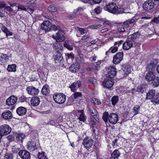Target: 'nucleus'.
I'll list each match as a JSON object with an SVG mask.
<instances>
[{
    "label": "nucleus",
    "instance_id": "f257e3e1",
    "mask_svg": "<svg viewBox=\"0 0 159 159\" xmlns=\"http://www.w3.org/2000/svg\"><path fill=\"white\" fill-rule=\"evenodd\" d=\"M132 68L129 64H124L121 66V69L118 73L119 76L121 78L126 77L131 73Z\"/></svg>",
    "mask_w": 159,
    "mask_h": 159
},
{
    "label": "nucleus",
    "instance_id": "f03ea898",
    "mask_svg": "<svg viewBox=\"0 0 159 159\" xmlns=\"http://www.w3.org/2000/svg\"><path fill=\"white\" fill-rule=\"evenodd\" d=\"M105 9L109 12L115 14L122 13L123 12V8L118 7L113 2H111L106 5Z\"/></svg>",
    "mask_w": 159,
    "mask_h": 159
},
{
    "label": "nucleus",
    "instance_id": "7ed1b4c3",
    "mask_svg": "<svg viewBox=\"0 0 159 159\" xmlns=\"http://www.w3.org/2000/svg\"><path fill=\"white\" fill-rule=\"evenodd\" d=\"M53 98L54 101L58 104L64 103L66 99L65 95L62 93L56 94L53 96Z\"/></svg>",
    "mask_w": 159,
    "mask_h": 159
},
{
    "label": "nucleus",
    "instance_id": "20e7f679",
    "mask_svg": "<svg viewBox=\"0 0 159 159\" xmlns=\"http://www.w3.org/2000/svg\"><path fill=\"white\" fill-rule=\"evenodd\" d=\"M11 129L8 125L4 124L0 126V134L5 136L9 134L11 131Z\"/></svg>",
    "mask_w": 159,
    "mask_h": 159
},
{
    "label": "nucleus",
    "instance_id": "39448f33",
    "mask_svg": "<svg viewBox=\"0 0 159 159\" xmlns=\"http://www.w3.org/2000/svg\"><path fill=\"white\" fill-rule=\"evenodd\" d=\"M154 6V3L152 0H148L145 2L143 5L144 10L148 11L153 8Z\"/></svg>",
    "mask_w": 159,
    "mask_h": 159
},
{
    "label": "nucleus",
    "instance_id": "423d86ee",
    "mask_svg": "<svg viewBox=\"0 0 159 159\" xmlns=\"http://www.w3.org/2000/svg\"><path fill=\"white\" fill-rule=\"evenodd\" d=\"M93 140L92 139H89L88 138H84L82 142L84 147L88 150L91 148L93 143Z\"/></svg>",
    "mask_w": 159,
    "mask_h": 159
},
{
    "label": "nucleus",
    "instance_id": "0eeeda50",
    "mask_svg": "<svg viewBox=\"0 0 159 159\" xmlns=\"http://www.w3.org/2000/svg\"><path fill=\"white\" fill-rule=\"evenodd\" d=\"M51 23L49 20H46L41 24V28L46 32H48L51 30Z\"/></svg>",
    "mask_w": 159,
    "mask_h": 159
},
{
    "label": "nucleus",
    "instance_id": "6e6552de",
    "mask_svg": "<svg viewBox=\"0 0 159 159\" xmlns=\"http://www.w3.org/2000/svg\"><path fill=\"white\" fill-rule=\"evenodd\" d=\"M118 116L117 114L114 113H111L108 117L109 122L112 124H115L117 122Z\"/></svg>",
    "mask_w": 159,
    "mask_h": 159
},
{
    "label": "nucleus",
    "instance_id": "1a4fd4ad",
    "mask_svg": "<svg viewBox=\"0 0 159 159\" xmlns=\"http://www.w3.org/2000/svg\"><path fill=\"white\" fill-rule=\"evenodd\" d=\"M156 65L157 62L155 60L151 61L148 64L146 67V70L148 71V72L150 71L154 72Z\"/></svg>",
    "mask_w": 159,
    "mask_h": 159
},
{
    "label": "nucleus",
    "instance_id": "9d476101",
    "mask_svg": "<svg viewBox=\"0 0 159 159\" xmlns=\"http://www.w3.org/2000/svg\"><path fill=\"white\" fill-rule=\"evenodd\" d=\"M123 52H118L113 57V62L116 64L119 63L123 59Z\"/></svg>",
    "mask_w": 159,
    "mask_h": 159
},
{
    "label": "nucleus",
    "instance_id": "9b49d317",
    "mask_svg": "<svg viewBox=\"0 0 159 159\" xmlns=\"http://www.w3.org/2000/svg\"><path fill=\"white\" fill-rule=\"evenodd\" d=\"M116 74V69L113 66H109L108 69L107 74L106 76L110 78H113Z\"/></svg>",
    "mask_w": 159,
    "mask_h": 159
},
{
    "label": "nucleus",
    "instance_id": "f8f14e48",
    "mask_svg": "<svg viewBox=\"0 0 159 159\" xmlns=\"http://www.w3.org/2000/svg\"><path fill=\"white\" fill-rule=\"evenodd\" d=\"M27 148L31 151H33L37 149L36 143L35 141L31 140L29 141L27 144Z\"/></svg>",
    "mask_w": 159,
    "mask_h": 159
},
{
    "label": "nucleus",
    "instance_id": "ddd939ff",
    "mask_svg": "<svg viewBox=\"0 0 159 159\" xmlns=\"http://www.w3.org/2000/svg\"><path fill=\"white\" fill-rule=\"evenodd\" d=\"M114 82L111 79H105L102 82V85L104 87L109 89L111 88L114 84Z\"/></svg>",
    "mask_w": 159,
    "mask_h": 159
},
{
    "label": "nucleus",
    "instance_id": "4468645a",
    "mask_svg": "<svg viewBox=\"0 0 159 159\" xmlns=\"http://www.w3.org/2000/svg\"><path fill=\"white\" fill-rule=\"evenodd\" d=\"M19 156L23 159H30V153L25 150H21L19 152Z\"/></svg>",
    "mask_w": 159,
    "mask_h": 159
},
{
    "label": "nucleus",
    "instance_id": "2eb2a0df",
    "mask_svg": "<svg viewBox=\"0 0 159 159\" xmlns=\"http://www.w3.org/2000/svg\"><path fill=\"white\" fill-rule=\"evenodd\" d=\"M17 97L12 95L7 99L6 104L8 106L12 105L17 101Z\"/></svg>",
    "mask_w": 159,
    "mask_h": 159
},
{
    "label": "nucleus",
    "instance_id": "dca6fc26",
    "mask_svg": "<svg viewBox=\"0 0 159 159\" xmlns=\"http://www.w3.org/2000/svg\"><path fill=\"white\" fill-rule=\"evenodd\" d=\"M133 46L132 41L129 39H127L123 44L122 48L124 50H127L130 49Z\"/></svg>",
    "mask_w": 159,
    "mask_h": 159
},
{
    "label": "nucleus",
    "instance_id": "f3484780",
    "mask_svg": "<svg viewBox=\"0 0 159 159\" xmlns=\"http://www.w3.org/2000/svg\"><path fill=\"white\" fill-rule=\"evenodd\" d=\"M89 109L90 114L93 118L97 120V119H98V113L95 108L93 106H91L89 107Z\"/></svg>",
    "mask_w": 159,
    "mask_h": 159
},
{
    "label": "nucleus",
    "instance_id": "a211bd4d",
    "mask_svg": "<svg viewBox=\"0 0 159 159\" xmlns=\"http://www.w3.org/2000/svg\"><path fill=\"white\" fill-rule=\"evenodd\" d=\"M2 117L5 120H9L12 118V113L8 110L4 111L2 114Z\"/></svg>",
    "mask_w": 159,
    "mask_h": 159
},
{
    "label": "nucleus",
    "instance_id": "6ab92c4d",
    "mask_svg": "<svg viewBox=\"0 0 159 159\" xmlns=\"http://www.w3.org/2000/svg\"><path fill=\"white\" fill-rule=\"evenodd\" d=\"M26 90L29 94L32 95H35L39 93V91L38 89L33 86H29L27 88Z\"/></svg>",
    "mask_w": 159,
    "mask_h": 159
},
{
    "label": "nucleus",
    "instance_id": "aec40b11",
    "mask_svg": "<svg viewBox=\"0 0 159 159\" xmlns=\"http://www.w3.org/2000/svg\"><path fill=\"white\" fill-rule=\"evenodd\" d=\"M156 77L154 72L150 71L148 72L145 76L146 80L148 82L152 81Z\"/></svg>",
    "mask_w": 159,
    "mask_h": 159
},
{
    "label": "nucleus",
    "instance_id": "412c9836",
    "mask_svg": "<svg viewBox=\"0 0 159 159\" xmlns=\"http://www.w3.org/2000/svg\"><path fill=\"white\" fill-rule=\"evenodd\" d=\"M52 46L53 48L55 49L57 53H61L63 48L61 43L57 42L53 44Z\"/></svg>",
    "mask_w": 159,
    "mask_h": 159
},
{
    "label": "nucleus",
    "instance_id": "4be33fe9",
    "mask_svg": "<svg viewBox=\"0 0 159 159\" xmlns=\"http://www.w3.org/2000/svg\"><path fill=\"white\" fill-rule=\"evenodd\" d=\"M81 85V82L80 80H78L76 82L73 83L70 87L71 89V90L73 92L76 91L78 89Z\"/></svg>",
    "mask_w": 159,
    "mask_h": 159
},
{
    "label": "nucleus",
    "instance_id": "5701e85b",
    "mask_svg": "<svg viewBox=\"0 0 159 159\" xmlns=\"http://www.w3.org/2000/svg\"><path fill=\"white\" fill-rule=\"evenodd\" d=\"M27 111V109L23 107H20L18 108L16 110V113L19 116L24 115Z\"/></svg>",
    "mask_w": 159,
    "mask_h": 159
},
{
    "label": "nucleus",
    "instance_id": "b1692460",
    "mask_svg": "<svg viewBox=\"0 0 159 159\" xmlns=\"http://www.w3.org/2000/svg\"><path fill=\"white\" fill-rule=\"evenodd\" d=\"M30 101L31 105L34 107L38 106L40 102L39 98L37 97H33Z\"/></svg>",
    "mask_w": 159,
    "mask_h": 159
},
{
    "label": "nucleus",
    "instance_id": "393cba45",
    "mask_svg": "<svg viewBox=\"0 0 159 159\" xmlns=\"http://www.w3.org/2000/svg\"><path fill=\"white\" fill-rule=\"evenodd\" d=\"M52 37L55 38L57 42H61L63 41L65 39V38L62 34L61 33H57L56 34V36H53Z\"/></svg>",
    "mask_w": 159,
    "mask_h": 159
},
{
    "label": "nucleus",
    "instance_id": "a878e982",
    "mask_svg": "<svg viewBox=\"0 0 159 159\" xmlns=\"http://www.w3.org/2000/svg\"><path fill=\"white\" fill-rule=\"evenodd\" d=\"M55 63H60L63 60V57L62 56L61 53H57V54L54 56Z\"/></svg>",
    "mask_w": 159,
    "mask_h": 159
},
{
    "label": "nucleus",
    "instance_id": "bb28decb",
    "mask_svg": "<svg viewBox=\"0 0 159 159\" xmlns=\"http://www.w3.org/2000/svg\"><path fill=\"white\" fill-rule=\"evenodd\" d=\"M155 95V91L154 90H150L147 93V96H146V99H152L154 97Z\"/></svg>",
    "mask_w": 159,
    "mask_h": 159
},
{
    "label": "nucleus",
    "instance_id": "cd10ccee",
    "mask_svg": "<svg viewBox=\"0 0 159 159\" xmlns=\"http://www.w3.org/2000/svg\"><path fill=\"white\" fill-rule=\"evenodd\" d=\"M120 153L118 150H115L111 153L110 159H118V158L120 156Z\"/></svg>",
    "mask_w": 159,
    "mask_h": 159
},
{
    "label": "nucleus",
    "instance_id": "c85d7f7f",
    "mask_svg": "<svg viewBox=\"0 0 159 159\" xmlns=\"http://www.w3.org/2000/svg\"><path fill=\"white\" fill-rule=\"evenodd\" d=\"M147 88V86L145 84H142L139 86L137 88V91L141 93L146 91Z\"/></svg>",
    "mask_w": 159,
    "mask_h": 159
},
{
    "label": "nucleus",
    "instance_id": "c756f323",
    "mask_svg": "<svg viewBox=\"0 0 159 159\" xmlns=\"http://www.w3.org/2000/svg\"><path fill=\"white\" fill-rule=\"evenodd\" d=\"M41 92L43 95H48L50 93V90L48 86L47 85H44L42 88Z\"/></svg>",
    "mask_w": 159,
    "mask_h": 159
},
{
    "label": "nucleus",
    "instance_id": "7c9ffc66",
    "mask_svg": "<svg viewBox=\"0 0 159 159\" xmlns=\"http://www.w3.org/2000/svg\"><path fill=\"white\" fill-rule=\"evenodd\" d=\"M15 136L16 137V140L17 141L20 140L22 141V140L25 138V136L22 133L16 134Z\"/></svg>",
    "mask_w": 159,
    "mask_h": 159
},
{
    "label": "nucleus",
    "instance_id": "2f4dec72",
    "mask_svg": "<svg viewBox=\"0 0 159 159\" xmlns=\"http://www.w3.org/2000/svg\"><path fill=\"white\" fill-rule=\"evenodd\" d=\"M79 68L75 64H72L70 67V70L72 72H77L79 70Z\"/></svg>",
    "mask_w": 159,
    "mask_h": 159
},
{
    "label": "nucleus",
    "instance_id": "473e14b6",
    "mask_svg": "<svg viewBox=\"0 0 159 159\" xmlns=\"http://www.w3.org/2000/svg\"><path fill=\"white\" fill-rule=\"evenodd\" d=\"M152 83L153 87H157L159 86V77L156 76L155 79L152 81Z\"/></svg>",
    "mask_w": 159,
    "mask_h": 159
},
{
    "label": "nucleus",
    "instance_id": "72a5a7b5",
    "mask_svg": "<svg viewBox=\"0 0 159 159\" xmlns=\"http://www.w3.org/2000/svg\"><path fill=\"white\" fill-rule=\"evenodd\" d=\"M16 66L15 64L9 65L8 66L7 70L9 72H15L16 71Z\"/></svg>",
    "mask_w": 159,
    "mask_h": 159
},
{
    "label": "nucleus",
    "instance_id": "f704fd0d",
    "mask_svg": "<svg viewBox=\"0 0 159 159\" xmlns=\"http://www.w3.org/2000/svg\"><path fill=\"white\" fill-rule=\"evenodd\" d=\"M140 35V34L139 33H138V32L134 33L133 34L129 35V36H130V38L131 39V40L132 41L134 40H135L137 38H139Z\"/></svg>",
    "mask_w": 159,
    "mask_h": 159
},
{
    "label": "nucleus",
    "instance_id": "c9c22d12",
    "mask_svg": "<svg viewBox=\"0 0 159 159\" xmlns=\"http://www.w3.org/2000/svg\"><path fill=\"white\" fill-rule=\"evenodd\" d=\"M151 102L153 104H159V93H157L154 96V97L152 100Z\"/></svg>",
    "mask_w": 159,
    "mask_h": 159
},
{
    "label": "nucleus",
    "instance_id": "e433bc0d",
    "mask_svg": "<svg viewBox=\"0 0 159 159\" xmlns=\"http://www.w3.org/2000/svg\"><path fill=\"white\" fill-rule=\"evenodd\" d=\"M140 109V107L138 105H137L134 107L133 112L134 113V116L139 113Z\"/></svg>",
    "mask_w": 159,
    "mask_h": 159
},
{
    "label": "nucleus",
    "instance_id": "4c0bfd02",
    "mask_svg": "<svg viewBox=\"0 0 159 159\" xmlns=\"http://www.w3.org/2000/svg\"><path fill=\"white\" fill-rule=\"evenodd\" d=\"M64 47L68 50H73V46L71 45L69 41H66L64 43Z\"/></svg>",
    "mask_w": 159,
    "mask_h": 159
},
{
    "label": "nucleus",
    "instance_id": "58836bf2",
    "mask_svg": "<svg viewBox=\"0 0 159 159\" xmlns=\"http://www.w3.org/2000/svg\"><path fill=\"white\" fill-rule=\"evenodd\" d=\"M80 112H81V114L79 117V119L81 121L83 122H85L86 120V117L84 116L82 110H80Z\"/></svg>",
    "mask_w": 159,
    "mask_h": 159
},
{
    "label": "nucleus",
    "instance_id": "ea45409f",
    "mask_svg": "<svg viewBox=\"0 0 159 159\" xmlns=\"http://www.w3.org/2000/svg\"><path fill=\"white\" fill-rule=\"evenodd\" d=\"M119 100L118 97L117 96H114L111 99L112 104L114 106L117 102Z\"/></svg>",
    "mask_w": 159,
    "mask_h": 159
},
{
    "label": "nucleus",
    "instance_id": "a19ab883",
    "mask_svg": "<svg viewBox=\"0 0 159 159\" xmlns=\"http://www.w3.org/2000/svg\"><path fill=\"white\" fill-rule=\"evenodd\" d=\"M135 20L133 19H131L128 20H126L123 23V24L126 26V27H128L129 26V24L133 23Z\"/></svg>",
    "mask_w": 159,
    "mask_h": 159
},
{
    "label": "nucleus",
    "instance_id": "79ce46f5",
    "mask_svg": "<svg viewBox=\"0 0 159 159\" xmlns=\"http://www.w3.org/2000/svg\"><path fill=\"white\" fill-rule=\"evenodd\" d=\"M91 102L93 103L98 105H100L101 104L100 100L99 99L95 98H92Z\"/></svg>",
    "mask_w": 159,
    "mask_h": 159
},
{
    "label": "nucleus",
    "instance_id": "37998d69",
    "mask_svg": "<svg viewBox=\"0 0 159 159\" xmlns=\"http://www.w3.org/2000/svg\"><path fill=\"white\" fill-rule=\"evenodd\" d=\"M12 34L13 33L8 30L5 34H2V36L0 38V39H4L5 36L7 37L8 36H11L12 35Z\"/></svg>",
    "mask_w": 159,
    "mask_h": 159
},
{
    "label": "nucleus",
    "instance_id": "c03bdc74",
    "mask_svg": "<svg viewBox=\"0 0 159 159\" xmlns=\"http://www.w3.org/2000/svg\"><path fill=\"white\" fill-rule=\"evenodd\" d=\"M48 10L49 11L51 12H54L57 11L56 8L53 5L49 6L48 7Z\"/></svg>",
    "mask_w": 159,
    "mask_h": 159
},
{
    "label": "nucleus",
    "instance_id": "a18cd8bd",
    "mask_svg": "<svg viewBox=\"0 0 159 159\" xmlns=\"http://www.w3.org/2000/svg\"><path fill=\"white\" fill-rule=\"evenodd\" d=\"M89 82L94 86L98 84L96 80L93 78H91L89 79Z\"/></svg>",
    "mask_w": 159,
    "mask_h": 159
},
{
    "label": "nucleus",
    "instance_id": "49530a36",
    "mask_svg": "<svg viewBox=\"0 0 159 159\" xmlns=\"http://www.w3.org/2000/svg\"><path fill=\"white\" fill-rule=\"evenodd\" d=\"M12 150L13 152L16 153L19 151L20 149L16 145L12 146Z\"/></svg>",
    "mask_w": 159,
    "mask_h": 159
},
{
    "label": "nucleus",
    "instance_id": "de8ad7c7",
    "mask_svg": "<svg viewBox=\"0 0 159 159\" xmlns=\"http://www.w3.org/2000/svg\"><path fill=\"white\" fill-rule=\"evenodd\" d=\"M8 59V56L6 54H2L0 57V60L1 61H2L3 59L7 60Z\"/></svg>",
    "mask_w": 159,
    "mask_h": 159
},
{
    "label": "nucleus",
    "instance_id": "09e8293b",
    "mask_svg": "<svg viewBox=\"0 0 159 159\" xmlns=\"http://www.w3.org/2000/svg\"><path fill=\"white\" fill-rule=\"evenodd\" d=\"M4 158L5 159H13V156L11 154L7 153L4 156Z\"/></svg>",
    "mask_w": 159,
    "mask_h": 159
},
{
    "label": "nucleus",
    "instance_id": "8fccbe9b",
    "mask_svg": "<svg viewBox=\"0 0 159 159\" xmlns=\"http://www.w3.org/2000/svg\"><path fill=\"white\" fill-rule=\"evenodd\" d=\"M38 157L39 159H48L47 157L44 155V153H39Z\"/></svg>",
    "mask_w": 159,
    "mask_h": 159
},
{
    "label": "nucleus",
    "instance_id": "3c124183",
    "mask_svg": "<svg viewBox=\"0 0 159 159\" xmlns=\"http://www.w3.org/2000/svg\"><path fill=\"white\" fill-rule=\"evenodd\" d=\"M6 3L4 1H0V9L5 8L6 7Z\"/></svg>",
    "mask_w": 159,
    "mask_h": 159
},
{
    "label": "nucleus",
    "instance_id": "603ef678",
    "mask_svg": "<svg viewBox=\"0 0 159 159\" xmlns=\"http://www.w3.org/2000/svg\"><path fill=\"white\" fill-rule=\"evenodd\" d=\"M82 94L80 92H75L74 94V97L75 99L78 98L82 96Z\"/></svg>",
    "mask_w": 159,
    "mask_h": 159
},
{
    "label": "nucleus",
    "instance_id": "864d4df0",
    "mask_svg": "<svg viewBox=\"0 0 159 159\" xmlns=\"http://www.w3.org/2000/svg\"><path fill=\"white\" fill-rule=\"evenodd\" d=\"M77 17V15L76 13L74 12L73 14L69 15L67 16V17L70 19H72Z\"/></svg>",
    "mask_w": 159,
    "mask_h": 159
},
{
    "label": "nucleus",
    "instance_id": "5fc2aeb1",
    "mask_svg": "<svg viewBox=\"0 0 159 159\" xmlns=\"http://www.w3.org/2000/svg\"><path fill=\"white\" fill-rule=\"evenodd\" d=\"M102 26V25L101 24H96L91 25L90 27L93 29H97L100 28Z\"/></svg>",
    "mask_w": 159,
    "mask_h": 159
},
{
    "label": "nucleus",
    "instance_id": "6e6d98bb",
    "mask_svg": "<svg viewBox=\"0 0 159 159\" xmlns=\"http://www.w3.org/2000/svg\"><path fill=\"white\" fill-rule=\"evenodd\" d=\"M151 21L156 23L157 24H159V16L157 17H154Z\"/></svg>",
    "mask_w": 159,
    "mask_h": 159
},
{
    "label": "nucleus",
    "instance_id": "4d7b16f0",
    "mask_svg": "<svg viewBox=\"0 0 159 159\" xmlns=\"http://www.w3.org/2000/svg\"><path fill=\"white\" fill-rule=\"evenodd\" d=\"M118 49V47L117 46H114V47H111L109 49L111 50V52L112 53H115L116 52Z\"/></svg>",
    "mask_w": 159,
    "mask_h": 159
},
{
    "label": "nucleus",
    "instance_id": "13d9d810",
    "mask_svg": "<svg viewBox=\"0 0 159 159\" xmlns=\"http://www.w3.org/2000/svg\"><path fill=\"white\" fill-rule=\"evenodd\" d=\"M101 64V62L100 61L94 63L93 65L95 66V68L97 70H98L100 68L99 65Z\"/></svg>",
    "mask_w": 159,
    "mask_h": 159
},
{
    "label": "nucleus",
    "instance_id": "bf43d9fd",
    "mask_svg": "<svg viewBox=\"0 0 159 159\" xmlns=\"http://www.w3.org/2000/svg\"><path fill=\"white\" fill-rule=\"evenodd\" d=\"M66 56L67 57L66 58L67 60L70 59L72 61L74 59V54L73 53H68L66 55Z\"/></svg>",
    "mask_w": 159,
    "mask_h": 159
},
{
    "label": "nucleus",
    "instance_id": "052dcab7",
    "mask_svg": "<svg viewBox=\"0 0 159 159\" xmlns=\"http://www.w3.org/2000/svg\"><path fill=\"white\" fill-rule=\"evenodd\" d=\"M123 42V40H120L115 42L114 43V46H117L118 47H119L120 45H121Z\"/></svg>",
    "mask_w": 159,
    "mask_h": 159
},
{
    "label": "nucleus",
    "instance_id": "680f3d73",
    "mask_svg": "<svg viewBox=\"0 0 159 159\" xmlns=\"http://www.w3.org/2000/svg\"><path fill=\"white\" fill-rule=\"evenodd\" d=\"M94 12L97 14H99L102 11V8L100 7H97L94 9Z\"/></svg>",
    "mask_w": 159,
    "mask_h": 159
},
{
    "label": "nucleus",
    "instance_id": "e2e57ef3",
    "mask_svg": "<svg viewBox=\"0 0 159 159\" xmlns=\"http://www.w3.org/2000/svg\"><path fill=\"white\" fill-rule=\"evenodd\" d=\"M18 8L19 9H20L21 10H24L25 11H27L26 8H25L24 6L22 5H19L18 6Z\"/></svg>",
    "mask_w": 159,
    "mask_h": 159
},
{
    "label": "nucleus",
    "instance_id": "0e129e2a",
    "mask_svg": "<svg viewBox=\"0 0 159 159\" xmlns=\"http://www.w3.org/2000/svg\"><path fill=\"white\" fill-rule=\"evenodd\" d=\"M1 29L2 31L3 32V33H4L5 34L8 30L3 25L1 26Z\"/></svg>",
    "mask_w": 159,
    "mask_h": 159
},
{
    "label": "nucleus",
    "instance_id": "69168bd1",
    "mask_svg": "<svg viewBox=\"0 0 159 159\" xmlns=\"http://www.w3.org/2000/svg\"><path fill=\"white\" fill-rule=\"evenodd\" d=\"M118 30L119 32H124L125 31V30L122 26H120L118 28Z\"/></svg>",
    "mask_w": 159,
    "mask_h": 159
},
{
    "label": "nucleus",
    "instance_id": "338daca9",
    "mask_svg": "<svg viewBox=\"0 0 159 159\" xmlns=\"http://www.w3.org/2000/svg\"><path fill=\"white\" fill-rule=\"evenodd\" d=\"M77 29L78 30L80 31L81 34H83L85 33V30L84 29L79 27H78Z\"/></svg>",
    "mask_w": 159,
    "mask_h": 159
},
{
    "label": "nucleus",
    "instance_id": "774afa93",
    "mask_svg": "<svg viewBox=\"0 0 159 159\" xmlns=\"http://www.w3.org/2000/svg\"><path fill=\"white\" fill-rule=\"evenodd\" d=\"M26 98L24 95H22L20 98V100L21 102H23L25 101L26 100Z\"/></svg>",
    "mask_w": 159,
    "mask_h": 159
}]
</instances>
